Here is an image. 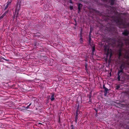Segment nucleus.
I'll use <instances>...</instances> for the list:
<instances>
[{
  "label": "nucleus",
  "instance_id": "nucleus-31",
  "mask_svg": "<svg viewBox=\"0 0 129 129\" xmlns=\"http://www.w3.org/2000/svg\"><path fill=\"white\" fill-rule=\"evenodd\" d=\"M95 116H96V117H97V116H98V113H96L95 115Z\"/></svg>",
  "mask_w": 129,
  "mask_h": 129
},
{
  "label": "nucleus",
  "instance_id": "nucleus-1",
  "mask_svg": "<svg viewBox=\"0 0 129 129\" xmlns=\"http://www.w3.org/2000/svg\"><path fill=\"white\" fill-rule=\"evenodd\" d=\"M112 44L115 46L118 51V56H121L122 54H125L124 56L129 55V37H123L119 40H112Z\"/></svg>",
  "mask_w": 129,
  "mask_h": 129
},
{
  "label": "nucleus",
  "instance_id": "nucleus-33",
  "mask_svg": "<svg viewBox=\"0 0 129 129\" xmlns=\"http://www.w3.org/2000/svg\"><path fill=\"white\" fill-rule=\"evenodd\" d=\"M89 102H91V100L90 99L89 100Z\"/></svg>",
  "mask_w": 129,
  "mask_h": 129
},
{
  "label": "nucleus",
  "instance_id": "nucleus-37",
  "mask_svg": "<svg viewBox=\"0 0 129 129\" xmlns=\"http://www.w3.org/2000/svg\"><path fill=\"white\" fill-rule=\"evenodd\" d=\"M90 98H91V96L90 95H89V99H90Z\"/></svg>",
  "mask_w": 129,
  "mask_h": 129
},
{
  "label": "nucleus",
  "instance_id": "nucleus-40",
  "mask_svg": "<svg viewBox=\"0 0 129 129\" xmlns=\"http://www.w3.org/2000/svg\"><path fill=\"white\" fill-rule=\"evenodd\" d=\"M91 57L92 58H93V57Z\"/></svg>",
  "mask_w": 129,
  "mask_h": 129
},
{
  "label": "nucleus",
  "instance_id": "nucleus-23",
  "mask_svg": "<svg viewBox=\"0 0 129 129\" xmlns=\"http://www.w3.org/2000/svg\"><path fill=\"white\" fill-rule=\"evenodd\" d=\"M79 105H78L77 106V109L79 110Z\"/></svg>",
  "mask_w": 129,
  "mask_h": 129
},
{
  "label": "nucleus",
  "instance_id": "nucleus-27",
  "mask_svg": "<svg viewBox=\"0 0 129 129\" xmlns=\"http://www.w3.org/2000/svg\"><path fill=\"white\" fill-rule=\"evenodd\" d=\"M75 116H78V113L75 112Z\"/></svg>",
  "mask_w": 129,
  "mask_h": 129
},
{
  "label": "nucleus",
  "instance_id": "nucleus-36",
  "mask_svg": "<svg viewBox=\"0 0 129 129\" xmlns=\"http://www.w3.org/2000/svg\"><path fill=\"white\" fill-rule=\"evenodd\" d=\"M31 103H30L29 104V106H30L31 105Z\"/></svg>",
  "mask_w": 129,
  "mask_h": 129
},
{
  "label": "nucleus",
  "instance_id": "nucleus-2",
  "mask_svg": "<svg viewBox=\"0 0 129 129\" xmlns=\"http://www.w3.org/2000/svg\"><path fill=\"white\" fill-rule=\"evenodd\" d=\"M117 24L121 26L123 28H126L128 30H126L123 32L122 34L124 35L127 36L129 34V22L127 23L126 20L122 19L121 17L118 18L115 20Z\"/></svg>",
  "mask_w": 129,
  "mask_h": 129
},
{
  "label": "nucleus",
  "instance_id": "nucleus-38",
  "mask_svg": "<svg viewBox=\"0 0 129 129\" xmlns=\"http://www.w3.org/2000/svg\"><path fill=\"white\" fill-rule=\"evenodd\" d=\"M60 119H59V123H60Z\"/></svg>",
  "mask_w": 129,
  "mask_h": 129
},
{
  "label": "nucleus",
  "instance_id": "nucleus-39",
  "mask_svg": "<svg viewBox=\"0 0 129 129\" xmlns=\"http://www.w3.org/2000/svg\"><path fill=\"white\" fill-rule=\"evenodd\" d=\"M27 106L28 107H29H29L30 106H29L28 105Z\"/></svg>",
  "mask_w": 129,
  "mask_h": 129
},
{
  "label": "nucleus",
  "instance_id": "nucleus-34",
  "mask_svg": "<svg viewBox=\"0 0 129 129\" xmlns=\"http://www.w3.org/2000/svg\"><path fill=\"white\" fill-rule=\"evenodd\" d=\"M85 69L86 70H87V67H86V68H85Z\"/></svg>",
  "mask_w": 129,
  "mask_h": 129
},
{
  "label": "nucleus",
  "instance_id": "nucleus-13",
  "mask_svg": "<svg viewBox=\"0 0 129 129\" xmlns=\"http://www.w3.org/2000/svg\"><path fill=\"white\" fill-rule=\"evenodd\" d=\"M95 50V47L94 46H93L92 47V53H93V52H94Z\"/></svg>",
  "mask_w": 129,
  "mask_h": 129
},
{
  "label": "nucleus",
  "instance_id": "nucleus-10",
  "mask_svg": "<svg viewBox=\"0 0 129 129\" xmlns=\"http://www.w3.org/2000/svg\"><path fill=\"white\" fill-rule=\"evenodd\" d=\"M82 5L81 4H79L78 5V13H79V12L81 11V9L82 7Z\"/></svg>",
  "mask_w": 129,
  "mask_h": 129
},
{
  "label": "nucleus",
  "instance_id": "nucleus-16",
  "mask_svg": "<svg viewBox=\"0 0 129 129\" xmlns=\"http://www.w3.org/2000/svg\"><path fill=\"white\" fill-rule=\"evenodd\" d=\"M112 57H109V59L108 60V62L109 63H110L111 62V59Z\"/></svg>",
  "mask_w": 129,
  "mask_h": 129
},
{
  "label": "nucleus",
  "instance_id": "nucleus-24",
  "mask_svg": "<svg viewBox=\"0 0 129 129\" xmlns=\"http://www.w3.org/2000/svg\"><path fill=\"white\" fill-rule=\"evenodd\" d=\"M80 38H82L83 36L82 35V34H80Z\"/></svg>",
  "mask_w": 129,
  "mask_h": 129
},
{
  "label": "nucleus",
  "instance_id": "nucleus-25",
  "mask_svg": "<svg viewBox=\"0 0 129 129\" xmlns=\"http://www.w3.org/2000/svg\"><path fill=\"white\" fill-rule=\"evenodd\" d=\"M3 58H2V59H3L4 60H6V61H9V60H7V59H5V58H4L3 57H2Z\"/></svg>",
  "mask_w": 129,
  "mask_h": 129
},
{
  "label": "nucleus",
  "instance_id": "nucleus-28",
  "mask_svg": "<svg viewBox=\"0 0 129 129\" xmlns=\"http://www.w3.org/2000/svg\"><path fill=\"white\" fill-rule=\"evenodd\" d=\"M103 88H104V89H105V88H106V87H105V85L104 84L103 85Z\"/></svg>",
  "mask_w": 129,
  "mask_h": 129
},
{
  "label": "nucleus",
  "instance_id": "nucleus-4",
  "mask_svg": "<svg viewBox=\"0 0 129 129\" xmlns=\"http://www.w3.org/2000/svg\"><path fill=\"white\" fill-rule=\"evenodd\" d=\"M119 59L122 58V62L124 63L129 64V57H118Z\"/></svg>",
  "mask_w": 129,
  "mask_h": 129
},
{
  "label": "nucleus",
  "instance_id": "nucleus-35",
  "mask_svg": "<svg viewBox=\"0 0 129 129\" xmlns=\"http://www.w3.org/2000/svg\"><path fill=\"white\" fill-rule=\"evenodd\" d=\"M39 124H42H42L41 123H39Z\"/></svg>",
  "mask_w": 129,
  "mask_h": 129
},
{
  "label": "nucleus",
  "instance_id": "nucleus-30",
  "mask_svg": "<svg viewBox=\"0 0 129 129\" xmlns=\"http://www.w3.org/2000/svg\"><path fill=\"white\" fill-rule=\"evenodd\" d=\"M24 108H25L26 109H28L29 108V107H28L27 106L26 107H24Z\"/></svg>",
  "mask_w": 129,
  "mask_h": 129
},
{
  "label": "nucleus",
  "instance_id": "nucleus-3",
  "mask_svg": "<svg viewBox=\"0 0 129 129\" xmlns=\"http://www.w3.org/2000/svg\"><path fill=\"white\" fill-rule=\"evenodd\" d=\"M120 70H118V76L117 79L118 81H120V78H123L122 77V75L123 74V70L122 69V67L121 66L120 67Z\"/></svg>",
  "mask_w": 129,
  "mask_h": 129
},
{
  "label": "nucleus",
  "instance_id": "nucleus-22",
  "mask_svg": "<svg viewBox=\"0 0 129 129\" xmlns=\"http://www.w3.org/2000/svg\"><path fill=\"white\" fill-rule=\"evenodd\" d=\"M83 29L82 28H81L80 31V34H82Z\"/></svg>",
  "mask_w": 129,
  "mask_h": 129
},
{
  "label": "nucleus",
  "instance_id": "nucleus-19",
  "mask_svg": "<svg viewBox=\"0 0 129 129\" xmlns=\"http://www.w3.org/2000/svg\"><path fill=\"white\" fill-rule=\"evenodd\" d=\"M94 109L95 110L96 113H97L98 112V111L99 110L98 109H96V108H94Z\"/></svg>",
  "mask_w": 129,
  "mask_h": 129
},
{
  "label": "nucleus",
  "instance_id": "nucleus-5",
  "mask_svg": "<svg viewBox=\"0 0 129 129\" xmlns=\"http://www.w3.org/2000/svg\"><path fill=\"white\" fill-rule=\"evenodd\" d=\"M105 3H107L108 5H113L115 4V0H102Z\"/></svg>",
  "mask_w": 129,
  "mask_h": 129
},
{
  "label": "nucleus",
  "instance_id": "nucleus-20",
  "mask_svg": "<svg viewBox=\"0 0 129 129\" xmlns=\"http://www.w3.org/2000/svg\"><path fill=\"white\" fill-rule=\"evenodd\" d=\"M4 16V15H3L0 17V20L2 19Z\"/></svg>",
  "mask_w": 129,
  "mask_h": 129
},
{
  "label": "nucleus",
  "instance_id": "nucleus-9",
  "mask_svg": "<svg viewBox=\"0 0 129 129\" xmlns=\"http://www.w3.org/2000/svg\"><path fill=\"white\" fill-rule=\"evenodd\" d=\"M104 95L105 96H106L109 91V90L107 88H105V89H104Z\"/></svg>",
  "mask_w": 129,
  "mask_h": 129
},
{
  "label": "nucleus",
  "instance_id": "nucleus-15",
  "mask_svg": "<svg viewBox=\"0 0 129 129\" xmlns=\"http://www.w3.org/2000/svg\"><path fill=\"white\" fill-rule=\"evenodd\" d=\"M70 127L71 129H75L74 126L72 124L71 125Z\"/></svg>",
  "mask_w": 129,
  "mask_h": 129
},
{
  "label": "nucleus",
  "instance_id": "nucleus-21",
  "mask_svg": "<svg viewBox=\"0 0 129 129\" xmlns=\"http://www.w3.org/2000/svg\"><path fill=\"white\" fill-rule=\"evenodd\" d=\"M73 7L72 6H70V10H72L73 9Z\"/></svg>",
  "mask_w": 129,
  "mask_h": 129
},
{
  "label": "nucleus",
  "instance_id": "nucleus-8",
  "mask_svg": "<svg viewBox=\"0 0 129 129\" xmlns=\"http://www.w3.org/2000/svg\"><path fill=\"white\" fill-rule=\"evenodd\" d=\"M20 5L18 2L16 4V11H19L20 9Z\"/></svg>",
  "mask_w": 129,
  "mask_h": 129
},
{
  "label": "nucleus",
  "instance_id": "nucleus-14",
  "mask_svg": "<svg viewBox=\"0 0 129 129\" xmlns=\"http://www.w3.org/2000/svg\"><path fill=\"white\" fill-rule=\"evenodd\" d=\"M8 11L9 10H8L7 11L5 12V13L3 14V15H4V16H5L8 13Z\"/></svg>",
  "mask_w": 129,
  "mask_h": 129
},
{
  "label": "nucleus",
  "instance_id": "nucleus-18",
  "mask_svg": "<svg viewBox=\"0 0 129 129\" xmlns=\"http://www.w3.org/2000/svg\"><path fill=\"white\" fill-rule=\"evenodd\" d=\"M84 66L85 68H86V67H87L88 64L87 62H85L84 64Z\"/></svg>",
  "mask_w": 129,
  "mask_h": 129
},
{
  "label": "nucleus",
  "instance_id": "nucleus-11",
  "mask_svg": "<svg viewBox=\"0 0 129 129\" xmlns=\"http://www.w3.org/2000/svg\"><path fill=\"white\" fill-rule=\"evenodd\" d=\"M54 93H53L51 94V97L50 98V99L51 101H53L55 99V98H54Z\"/></svg>",
  "mask_w": 129,
  "mask_h": 129
},
{
  "label": "nucleus",
  "instance_id": "nucleus-29",
  "mask_svg": "<svg viewBox=\"0 0 129 129\" xmlns=\"http://www.w3.org/2000/svg\"><path fill=\"white\" fill-rule=\"evenodd\" d=\"M79 111V110H76V112L78 113Z\"/></svg>",
  "mask_w": 129,
  "mask_h": 129
},
{
  "label": "nucleus",
  "instance_id": "nucleus-7",
  "mask_svg": "<svg viewBox=\"0 0 129 129\" xmlns=\"http://www.w3.org/2000/svg\"><path fill=\"white\" fill-rule=\"evenodd\" d=\"M107 56H108L109 55V54L110 57L112 56V50L109 49H108L107 50Z\"/></svg>",
  "mask_w": 129,
  "mask_h": 129
},
{
  "label": "nucleus",
  "instance_id": "nucleus-26",
  "mask_svg": "<svg viewBox=\"0 0 129 129\" xmlns=\"http://www.w3.org/2000/svg\"><path fill=\"white\" fill-rule=\"evenodd\" d=\"M80 41L81 42L82 41V40H83L82 38H80Z\"/></svg>",
  "mask_w": 129,
  "mask_h": 129
},
{
  "label": "nucleus",
  "instance_id": "nucleus-12",
  "mask_svg": "<svg viewBox=\"0 0 129 129\" xmlns=\"http://www.w3.org/2000/svg\"><path fill=\"white\" fill-rule=\"evenodd\" d=\"M75 121L76 123H77V121L78 119V116H75Z\"/></svg>",
  "mask_w": 129,
  "mask_h": 129
},
{
  "label": "nucleus",
  "instance_id": "nucleus-17",
  "mask_svg": "<svg viewBox=\"0 0 129 129\" xmlns=\"http://www.w3.org/2000/svg\"><path fill=\"white\" fill-rule=\"evenodd\" d=\"M120 87V86L119 85H118L116 86V89L118 90Z\"/></svg>",
  "mask_w": 129,
  "mask_h": 129
},
{
  "label": "nucleus",
  "instance_id": "nucleus-32",
  "mask_svg": "<svg viewBox=\"0 0 129 129\" xmlns=\"http://www.w3.org/2000/svg\"><path fill=\"white\" fill-rule=\"evenodd\" d=\"M91 33V28H90V33Z\"/></svg>",
  "mask_w": 129,
  "mask_h": 129
},
{
  "label": "nucleus",
  "instance_id": "nucleus-6",
  "mask_svg": "<svg viewBox=\"0 0 129 129\" xmlns=\"http://www.w3.org/2000/svg\"><path fill=\"white\" fill-rule=\"evenodd\" d=\"M11 0H9L6 3V5L4 7V10H5L8 7L10 6L11 5V3H12Z\"/></svg>",
  "mask_w": 129,
  "mask_h": 129
}]
</instances>
